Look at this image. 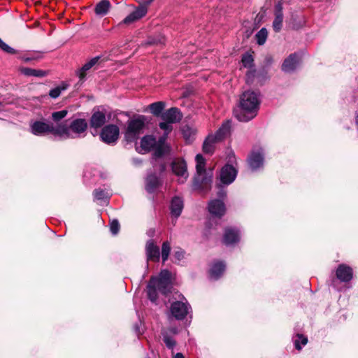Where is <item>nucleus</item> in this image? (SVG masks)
Segmentation results:
<instances>
[{
    "label": "nucleus",
    "mask_w": 358,
    "mask_h": 358,
    "mask_svg": "<svg viewBox=\"0 0 358 358\" xmlns=\"http://www.w3.org/2000/svg\"><path fill=\"white\" fill-rule=\"evenodd\" d=\"M300 61V56L298 53L291 54L284 60L282 64V70L285 73L293 72L299 65Z\"/></svg>",
    "instance_id": "2eb2a0df"
},
{
    "label": "nucleus",
    "mask_w": 358,
    "mask_h": 358,
    "mask_svg": "<svg viewBox=\"0 0 358 358\" xmlns=\"http://www.w3.org/2000/svg\"><path fill=\"white\" fill-rule=\"evenodd\" d=\"M167 136H166V134H164L163 136L159 138L158 142H157V145H163L164 146H166L165 141L167 138Z\"/></svg>",
    "instance_id": "a18cd8bd"
},
{
    "label": "nucleus",
    "mask_w": 358,
    "mask_h": 358,
    "mask_svg": "<svg viewBox=\"0 0 358 358\" xmlns=\"http://www.w3.org/2000/svg\"><path fill=\"white\" fill-rule=\"evenodd\" d=\"M173 173L178 177L179 183H184L188 178V172L186 162L180 158L175 159L171 163Z\"/></svg>",
    "instance_id": "9d476101"
},
{
    "label": "nucleus",
    "mask_w": 358,
    "mask_h": 358,
    "mask_svg": "<svg viewBox=\"0 0 358 358\" xmlns=\"http://www.w3.org/2000/svg\"><path fill=\"white\" fill-rule=\"evenodd\" d=\"M110 7L109 0H101L95 6L94 12L96 15L103 17L109 12Z\"/></svg>",
    "instance_id": "b1692460"
},
{
    "label": "nucleus",
    "mask_w": 358,
    "mask_h": 358,
    "mask_svg": "<svg viewBox=\"0 0 358 358\" xmlns=\"http://www.w3.org/2000/svg\"><path fill=\"white\" fill-rule=\"evenodd\" d=\"M135 331L138 334H141V332L140 331V329L137 325L135 326Z\"/></svg>",
    "instance_id": "603ef678"
},
{
    "label": "nucleus",
    "mask_w": 358,
    "mask_h": 358,
    "mask_svg": "<svg viewBox=\"0 0 358 358\" xmlns=\"http://www.w3.org/2000/svg\"><path fill=\"white\" fill-rule=\"evenodd\" d=\"M264 159L263 149L262 148H254L248 159L250 168L252 171H257L263 166Z\"/></svg>",
    "instance_id": "f8f14e48"
},
{
    "label": "nucleus",
    "mask_w": 358,
    "mask_h": 358,
    "mask_svg": "<svg viewBox=\"0 0 358 358\" xmlns=\"http://www.w3.org/2000/svg\"><path fill=\"white\" fill-rule=\"evenodd\" d=\"M240 240V234L238 229L229 227L225 229L223 241L226 245H231Z\"/></svg>",
    "instance_id": "6ab92c4d"
},
{
    "label": "nucleus",
    "mask_w": 358,
    "mask_h": 358,
    "mask_svg": "<svg viewBox=\"0 0 358 358\" xmlns=\"http://www.w3.org/2000/svg\"><path fill=\"white\" fill-rule=\"evenodd\" d=\"M35 59H36V57H22V60L24 61L25 62H29Z\"/></svg>",
    "instance_id": "de8ad7c7"
},
{
    "label": "nucleus",
    "mask_w": 358,
    "mask_h": 358,
    "mask_svg": "<svg viewBox=\"0 0 358 358\" xmlns=\"http://www.w3.org/2000/svg\"><path fill=\"white\" fill-rule=\"evenodd\" d=\"M225 267V264L223 262H215L210 269V278L212 280H217L224 272Z\"/></svg>",
    "instance_id": "4be33fe9"
},
{
    "label": "nucleus",
    "mask_w": 358,
    "mask_h": 358,
    "mask_svg": "<svg viewBox=\"0 0 358 358\" xmlns=\"http://www.w3.org/2000/svg\"><path fill=\"white\" fill-rule=\"evenodd\" d=\"M355 124L358 130V110L355 113Z\"/></svg>",
    "instance_id": "3c124183"
},
{
    "label": "nucleus",
    "mask_w": 358,
    "mask_h": 358,
    "mask_svg": "<svg viewBox=\"0 0 358 358\" xmlns=\"http://www.w3.org/2000/svg\"><path fill=\"white\" fill-rule=\"evenodd\" d=\"M255 76V72L254 71H249L246 76H247V81L248 82L249 79H250L252 77H253Z\"/></svg>",
    "instance_id": "09e8293b"
},
{
    "label": "nucleus",
    "mask_w": 358,
    "mask_h": 358,
    "mask_svg": "<svg viewBox=\"0 0 358 358\" xmlns=\"http://www.w3.org/2000/svg\"><path fill=\"white\" fill-rule=\"evenodd\" d=\"M168 333L169 332L166 331H161L162 339L165 345L168 349L173 350L176 345V341L174 338V336L169 335Z\"/></svg>",
    "instance_id": "c756f323"
},
{
    "label": "nucleus",
    "mask_w": 358,
    "mask_h": 358,
    "mask_svg": "<svg viewBox=\"0 0 358 358\" xmlns=\"http://www.w3.org/2000/svg\"><path fill=\"white\" fill-rule=\"evenodd\" d=\"M147 13V8L144 6L137 8L134 11L128 15L120 24H129L142 18Z\"/></svg>",
    "instance_id": "aec40b11"
},
{
    "label": "nucleus",
    "mask_w": 358,
    "mask_h": 358,
    "mask_svg": "<svg viewBox=\"0 0 358 358\" xmlns=\"http://www.w3.org/2000/svg\"><path fill=\"white\" fill-rule=\"evenodd\" d=\"M120 129L115 124H108L105 126L101 132L100 137L101 140L107 144H114L119 138Z\"/></svg>",
    "instance_id": "9b49d317"
},
{
    "label": "nucleus",
    "mask_w": 358,
    "mask_h": 358,
    "mask_svg": "<svg viewBox=\"0 0 358 358\" xmlns=\"http://www.w3.org/2000/svg\"><path fill=\"white\" fill-rule=\"evenodd\" d=\"M160 185L159 178L155 174H150L146 178V190L150 192H154Z\"/></svg>",
    "instance_id": "a878e982"
},
{
    "label": "nucleus",
    "mask_w": 358,
    "mask_h": 358,
    "mask_svg": "<svg viewBox=\"0 0 358 358\" xmlns=\"http://www.w3.org/2000/svg\"><path fill=\"white\" fill-rule=\"evenodd\" d=\"M182 115L177 108H171L162 114V119L164 121L171 123L178 122L181 120Z\"/></svg>",
    "instance_id": "a211bd4d"
},
{
    "label": "nucleus",
    "mask_w": 358,
    "mask_h": 358,
    "mask_svg": "<svg viewBox=\"0 0 358 358\" xmlns=\"http://www.w3.org/2000/svg\"><path fill=\"white\" fill-rule=\"evenodd\" d=\"M260 105L259 94L248 90L240 97L241 110L236 113V118L241 122H248L258 113Z\"/></svg>",
    "instance_id": "f257e3e1"
},
{
    "label": "nucleus",
    "mask_w": 358,
    "mask_h": 358,
    "mask_svg": "<svg viewBox=\"0 0 358 358\" xmlns=\"http://www.w3.org/2000/svg\"><path fill=\"white\" fill-rule=\"evenodd\" d=\"M175 294L178 296L175 298L177 300L171 303L169 317H172L177 320H182L189 313L191 306L182 295L178 293Z\"/></svg>",
    "instance_id": "39448f33"
},
{
    "label": "nucleus",
    "mask_w": 358,
    "mask_h": 358,
    "mask_svg": "<svg viewBox=\"0 0 358 358\" xmlns=\"http://www.w3.org/2000/svg\"><path fill=\"white\" fill-rule=\"evenodd\" d=\"M57 124L45 122L43 121H34L30 124V131L36 136H44L46 134H52L57 138Z\"/></svg>",
    "instance_id": "6e6552de"
},
{
    "label": "nucleus",
    "mask_w": 358,
    "mask_h": 358,
    "mask_svg": "<svg viewBox=\"0 0 358 358\" xmlns=\"http://www.w3.org/2000/svg\"><path fill=\"white\" fill-rule=\"evenodd\" d=\"M100 57H95L91 59L88 62L85 64L77 72V75L80 80H82L85 78L86 72L94 66L99 60Z\"/></svg>",
    "instance_id": "bb28decb"
},
{
    "label": "nucleus",
    "mask_w": 358,
    "mask_h": 358,
    "mask_svg": "<svg viewBox=\"0 0 358 358\" xmlns=\"http://www.w3.org/2000/svg\"><path fill=\"white\" fill-rule=\"evenodd\" d=\"M336 275L341 282H348L353 277L352 268L344 264H341L338 266Z\"/></svg>",
    "instance_id": "dca6fc26"
},
{
    "label": "nucleus",
    "mask_w": 358,
    "mask_h": 358,
    "mask_svg": "<svg viewBox=\"0 0 358 358\" xmlns=\"http://www.w3.org/2000/svg\"><path fill=\"white\" fill-rule=\"evenodd\" d=\"M67 85L63 83L61 86H58L54 89H52L50 92L49 95L52 99H56L59 96L62 92L66 90Z\"/></svg>",
    "instance_id": "c9c22d12"
},
{
    "label": "nucleus",
    "mask_w": 358,
    "mask_h": 358,
    "mask_svg": "<svg viewBox=\"0 0 358 358\" xmlns=\"http://www.w3.org/2000/svg\"><path fill=\"white\" fill-rule=\"evenodd\" d=\"M155 150L153 153L154 163L157 162V159L161 158L168 150L167 146L163 145H157L155 146Z\"/></svg>",
    "instance_id": "7c9ffc66"
},
{
    "label": "nucleus",
    "mask_w": 358,
    "mask_h": 358,
    "mask_svg": "<svg viewBox=\"0 0 358 358\" xmlns=\"http://www.w3.org/2000/svg\"><path fill=\"white\" fill-rule=\"evenodd\" d=\"M238 171L232 165L226 164L224 166L220 173V179L222 184L229 185L231 184L237 176Z\"/></svg>",
    "instance_id": "ddd939ff"
},
{
    "label": "nucleus",
    "mask_w": 358,
    "mask_h": 358,
    "mask_svg": "<svg viewBox=\"0 0 358 358\" xmlns=\"http://www.w3.org/2000/svg\"><path fill=\"white\" fill-rule=\"evenodd\" d=\"M165 39L163 36H159L157 40L149 41V44H163L164 43Z\"/></svg>",
    "instance_id": "c03bdc74"
},
{
    "label": "nucleus",
    "mask_w": 358,
    "mask_h": 358,
    "mask_svg": "<svg viewBox=\"0 0 358 358\" xmlns=\"http://www.w3.org/2000/svg\"><path fill=\"white\" fill-rule=\"evenodd\" d=\"M171 122L164 121L162 122H160L159 126V128L164 131V134H166V136H168L169 134L172 131L173 127L171 126Z\"/></svg>",
    "instance_id": "58836bf2"
},
{
    "label": "nucleus",
    "mask_w": 358,
    "mask_h": 358,
    "mask_svg": "<svg viewBox=\"0 0 358 358\" xmlns=\"http://www.w3.org/2000/svg\"><path fill=\"white\" fill-rule=\"evenodd\" d=\"M94 196L95 199L99 201H103L105 203L108 202V199L110 196V194L101 189H96L94 191Z\"/></svg>",
    "instance_id": "2f4dec72"
},
{
    "label": "nucleus",
    "mask_w": 358,
    "mask_h": 358,
    "mask_svg": "<svg viewBox=\"0 0 358 358\" xmlns=\"http://www.w3.org/2000/svg\"><path fill=\"white\" fill-rule=\"evenodd\" d=\"M22 74L27 76H34L38 78H43L48 75V72L41 69H34L28 67H23L20 69Z\"/></svg>",
    "instance_id": "cd10ccee"
},
{
    "label": "nucleus",
    "mask_w": 358,
    "mask_h": 358,
    "mask_svg": "<svg viewBox=\"0 0 358 358\" xmlns=\"http://www.w3.org/2000/svg\"><path fill=\"white\" fill-rule=\"evenodd\" d=\"M157 141L155 137L150 135L144 136L141 141V148L144 152L150 151L156 145Z\"/></svg>",
    "instance_id": "393cba45"
},
{
    "label": "nucleus",
    "mask_w": 358,
    "mask_h": 358,
    "mask_svg": "<svg viewBox=\"0 0 358 358\" xmlns=\"http://www.w3.org/2000/svg\"><path fill=\"white\" fill-rule=\"evenodd\" d=\"M68 114V110H62L59 111L53 112L51 115L52 120L55 122H58L64 119Z\"/></svg>",
    "instance_id": "e433bc0d"
},
{
    "label": "nucleus",
    "mask_w": 358,
    "mask_h": 358,
    "mask_svg": "<svg viewBox=\"0 0 358 358\" xmlns=\"http://www.w3.org/2000/svg\"><path fill=\"white\" fill-rule=\"evenodd\" d=\"M150 113L156 116L162 117V111L165 108V103L163 101H157L149 105Z\"/></svg>",
    "instance_id": "c85d7f7f"
},
{
    "label": "nucleus",
    "mask_w": 358,
    "mask_h": 358,
    "mask_svg": "<svg viewBox=\"0 0 358 358\" xmlns=\"http://www.w3.org/2000/svg\"><path fill=\"white\" fill-rule=\"evenodd\" d=\"M87 122L83 118H77L69 124L66 122L57 124V134L60 140L75 139L84 137L87 129Z\"/></svg>",
    "instance_id": "7ed1b4c3"
},
{
    "label": "nucleus",
    "mask_w": 358,
    "mask_h": 358,
    "mask_svg": "<svg viewBox=\"0 0 358 358\" xmlns=\"http://www.w3.org/2000/svg\"><path fill=\"white\" fill-rule=\"evenodd\" d=\"M307 342V337L302 334H296V337L294 338V346L298 350H300L302 346L306 345Z\"/></svg>",
    "instance_id": "72a5a7b5"
},
{
    "label": "nucleus",
    "mask_w": 358,
    "mask_h": 358,
    "mask_svg": "<svg viewBox=\"0 0 358 358\" xmlns=\"http://www.w3.org/2000/svg\"><path fill=\"white\" fill-rule=\"evenodd\" d=\"M145 117L143 115L129 120L124 133V138L127 142H134L138 138L145 127Z\"/></svg>",
    "instance_id": "423d86ee"
},
{
    "label": "nucleus",
    "mask_w": 358,
    "mask_h": 358,
    "mask_svg": "<svg viewBox=\"0 0 358 358\" xmlns=\"http://www.w3.org/2000/svg\"><path fill=\"white\" fill-rule=\"evenodd\" d=\"M171 244L169 241H165L162 245V259L163 262H165L170 255Z\"/></svg>",
    "instance_id": "f704fd0d"
},
{
    "label": "nucleus",
    "mask_w": 358,
    "mask_h": 358,
    "mask_svg": "<svg viewBox=\"0 0 358 358\" xmlns=\"http://www.w3.org/2000/svg\"><path fill=\"white\" fill-rule=\"evenodd\" d=\"M165 168H166L165 165L164 164H162L161 165V169H160L161 171H164L165 170Z\"/></svg>",
    "instance_id": "864d4df0"
},
{
    "label": "nucleus",
    "mask_w": 358,
    "mask_h": 358,
    "mask_svg": "<svg viewBox=\"0 0 358 358\" xmlns=\"http://www.w3.org/2000/svg\"><path fill=\"white\" fill-rule=\"evenodd\" d=\"M171 213L173 217L177 219L181 214L183 209V201L179 196H175L171 202Z\"/></svg>",
    "instance_id": "412c9836"
},
{
    "label": "nucleus",
    "mask_w": 358,
    "mask_h": 358,
    "mask_svg": "<svg viewBox=\"0 0 358 358\" xmlns=\"http://www.w3.org/2000/svg\"><path fill=\"white\" fill-rule=\"evenodd\" d=\"M217 187L219 188V191L217 192V196L220 199H224L227 196L226 190L222 188L220 184L217 185Z\"/></svg>",
    "instance_id": "37998d69"
},
{
    "label": "nucleus",
    "mask_w": 358,
    "mask_h": 358,
    "mask_svg": "<svg viewBox=\"0 0 358 358\" xmlns=\"http://www.w3.org/2000/svg\"><path fill=\"white\" fill-rule=\"evenodd\" d=\"M120 230V224L117 220H113L110 224V231L113 235H116Z\"/></svg>",
    "instance_id": "ea45409f"
},
{
    "label": "nucleus",
    "mask_w": 358,
    "mask_h": 358,
    "mask_svg": "<svg viewBox=\"0 0 358 358\" xmlns=\"http://www.w3.org/2000/svg\"><path fill=\"white\" fill-rule=\"evenodd\" d=\"M184 256L185 252L181 249L175 251L173 254V257L178 261H180L181 259H182L184 258Z\"/></svg>",
    "instance_id": "a19ab883"
},
{
    "label": "nucleus",
    "mask_w": 358,
    "mask_h": 358,
    "mask_svg": "<svg viewBox=\"0 0 358 358\" xmlns=\"http://www.w3.org/2000/svg\"><path fill=\"white\" fill-rule=\"evenodd\" d=\"M253 57L249 53H245L243 55L241 62L243 66L245 68H250L253 66Z\"/></svg>",
    "instance_id": "4c0bfd02"
},
{
    "label": "nucleus",
    "mask_w": 358,
    "mask_h": 358,
    "mask_svg": "<svg viewBox=\"0 0 358 358\" xmlns=\"http://www.w3.org/2000/svg\"><path fill=\"white\" fill-rule=\"evenodd\" d=\"M190 131V129L189 127H184L182 129V133L185 138H187L189 136V134Z\"/></svg>",
    "instance_id": "49530a36"
},
{
    "label": "nucleus",
    "mask_w": 358,
    "mask_h": 358,
    "mask_svg": "<svg viewBox=\"0 0 358 358\" xmlns=\"http://www.w3.org/2000/svg\"><path fill=\"white\" fill-rule=\"evenodd\" d=\"M162 331H166L169 332L168 334L169 335H171L173 336L177 335L178 334V329L176 327H170L168 329H163Z\"/></svg>",
    "instance_id": "79ce46f5"
},
{
    "label": "nucleus",
    "mask_w": 358,
    "mask_h": 358,
    "mask_svg": "<svg viewBox=\"0 0 358 358\" xmlns=\"http://www.w3.org/2000/svg\"><path fill=\"white\" fill-rule=\"evenodd\" d=\"M268 37V31L266 28H262L255 35L257 43L259 45H262L265 43Z\"/></svg>",
    "instance_id": "473e14b6"
},
{
    "label": "nucleus",
    "mask_w": 358,
    "mask_h": 358,
    "mask_svg": "<svg viewBox=\"0 0 358 358\" xmlns=\"http://www.w3.org/2000/svg\"><path fill=\"white\" fill-rule=\"evenodd\" d=\"M208 211L212 217L206 224L205 235L208 236V231L211 228L210 223L214 218H221L225 213L226 208L224 202L221 199H214L208 203Z\"/></svg>",
    "instance_id": "1a4fd4ad"
},
{
    "label": "nucleus",
    "mask_w": 358,
    "mask_h": 358,
    "mask_svg": "<svg viewBox=\"0 0 358 358\" xmlns=\"http://www.w3.org/2000/svg\"><path fill=\"white\" fill-rule=\"evenodd\" d=\"M145 252L148 261L159 262L160 258L159 248L152 240H149L147 242Z\"/></svg>",
    "instance_id": "f3484780"
},
{
    "label": "nucleus",
    "mask_w": 358,
    "mask_h": 358,
    "mask_svg": "<svg viewBox=\"0 0 358 358\" xmlns=\"http://www.w3.org/2000/svg\"><path fill=\"white\" fill-rule=\"evenodd\" d=\"M173 358H185L184 355L180 353V352H178L175 355V356L173 357Z\"/></svg>",
    "instance_id": "8fccbe9b"
},
{
    "label": "nucleus",
    "mask_w": 358,
    "mask_h": 358,
    "mask_svg": "<svg viewBox=\"0 0 358 358\" xmlns=\"http://www.w3.org/2000/svg\"><path fill=\"white\" fill-rule=\"evenodd\" d=\"M196 162V169L197 176L194 178V182L200 186H206L212 182V176H206V160L201 154L196 155L195 157Z\"/></svg>",
    "instance_id": "0eeeda50"
},
{
    "label": "nucleus",
    "mask_w": 358,
    "mask_h": 358,
    "mask_svg": "<svg viewBox=\"0 0 358 358\" xmlns=\"http://www.w3.org/2000/svg\"><path fill=\"white\" fill-rule=\"evenodd\" d=\"M230 122H226L222 124L215 134H209L203 143V151L206 154H213L215 143L223 139L229 132Z\"/></svg>",
    "instance_id": "20e7f679"
},
{
    "label": "nucleus",
    "mask_w": 358,
    "mask_h": 358,
    "mask_svg": "<svg viewBox=\"0 0 358 358\" xmlns=\"http://www.w3.org/2000/svg\"><path fill=\"white\" fill-rule=\"evenodd\" d=\"M171 288V273L166 269L162 270L158 277L150 278L147 286L148 298L157 304L159 294L167 296Z\"/></svg>",
    "instance_id": "f03ea898"
},
{
    "label": "nucleus",
    "mask_w": 358,
    "mask_h": 358,
    "mask_svg": "<svg viewBox=\"0 0 358 358\" xmlns=\"http://www.w3.org/2000/svg\"><path fill=\"white\" fill-rule=\"evenodd\" d=\"M106 121V114L101 111H96L90 118V126L92 128L98 129L101 127Z\"/></svg>",
    "instance_id": "5701e85b"
},
{
    "label": "nucleus",
    "mask_w": 358,
    "mask_h": 358,
    "mask_svg": "<svg viewBox=\"0 0 358 358\" xmlns=\"http://www.w3.org/2000/svg\"><path fill=\"white\" fill-rule=\"evenodd\" d=\"M283 2L282 1H279L274 7V15L275 18L273 20L272 27L275 32H279L282 27L283 22Z\"/></svg>",
    "instance_id": "4468645a"
}]
</instances>
